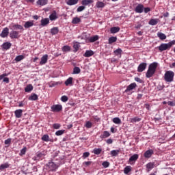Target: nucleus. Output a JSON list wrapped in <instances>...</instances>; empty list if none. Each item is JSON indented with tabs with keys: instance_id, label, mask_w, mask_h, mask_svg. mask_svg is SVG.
Instances as JSON below:
<instances>
[{
	"instance_id": "obj_9",
	"label": "nucleus",
	"mask_w": 175,
	"mask_h": 175,
	"mask_svg": "<svg viewBox=\"0 0 175 175\" xmlns=\"http://www.w3.org/2000/svg\"><path fill=\"white\" fill-rule=\"evenodd\" d=\"M6 76H8L7 73L0 75V80H3V83H6V84H9V78L6 77Z\"/></svg>"
},
{
	"instance_id": "obj_45",
	"label": "nucleus",
	"mask_w": 175,
	"mask_h": 175,
	"mask_svg": "<svg viewBox=\"0 0 175 175\" xmlns=\"http://www.w3.org/2000/svg\"><path fill=\"white\" fill-rule=\"evenodd\" d=\"M115 55H121V53H122V50L121 49H118L114 51Z\"/></svg>"
},
{
	"instance_id": "obj_57",
	"label": "nucleus",
	"mask_w": 175,
	"mask_h": 175,
	"mask_svg": "<svg viewBox=\"0 0 175 175\" xmlns=\"http://www.w3.org/2000/svg\"><path fill=\"white\" fill-rule=\"evenodd\" d=\"M5 145H10V143H12V139L11 138H8V139H5L4 142Z\"/></svg>"
},
{
	"instance_id": "obj_18",
	"label": "nucleus",
	"mask_w": 175,
	"mask_h": 175,
	"mask_svg": "<svg viewBox=\"0 0 175 175\" xmlns=\"http://www.w3.org/2000/svg\"><path fill=\"white\" fill-rule=\"evenodd\" d=\"M47 0H38L36 4L38 6H44V5H47Z\"/></svg>"
},
{
	"instance_id": "obj_7",
	"label": "nucleus",
	"mask_w": 175,
	"mask_h": 175,
	"mask_svg": "<svg viewBox=\"0 0 175 175\" xmlns=\"http://www.w3.org/2000/svg\"><path fill=\"white\" fill-rule=\"evenodd\" d=\"M146 68H147V64L141 63L137 68V72H144V70H146Z\"/></svg>"
},
{
	"instance_id": "obj_32",
	"label": "nucleus",
	"mask_w": 175,
	"mask_h": 175,
	"mask_svg": "<svg viewBox=\"0 0 175 175\" xmlns=\"http://www.w3.org/2000/svg\"><path fill=\"white\" fill-rule=\"evenodd\" d=\"M32 90H33V86H32V85H31V84L28 85L25 88V92H31V91H32Z\"/></svg>"
},
{
	"instance_id": "obj_29",
	"label": "nucleus",
	"mask_w": 175,
	"mask_h": 175,
	"mask_svg": "<svg viewBox=\"0 0 175 175\" xmlns=\"http://www.w3.org/2000/svg\"><path fill=\"white\" fill-rule=\"evenodd\" d=\"M116 42H117V37L112 36L108 40L109 44H112V43H116Z\"/></svg>"
},
{
	"instance_id": "obj_46",
	"label": "nucleus",
	"mask_w": 175,
	"mask_h": 175,
	"mask_svg": "<svg viewBox=\"0 0 175 175\" xmlns=\"http://www.w3.org/2000/svg\"><path fill=\"white\" fill-rule=\"evenodd\" d=\"M113 122H114V124H121V119H120V118H114L113 119Z\"/></svg>"
},
{
	"instance_id": "obj_17",
	"label": "nucleus",
	"mask_w": 175,
	"mask_h": 175,
	"mask_svg": "<svg viewBox=\"0 0 175 175\" xmlns=\"http://www.w3.org/2000/svg\"><path fill=\"white\" fill-rule=\"evenodd\" d=\"M146 166L147 172H150L152 169H154L155 166V163L150 162L146 164Z\"/></svg>"
},
{
	"instance_id": "obj_26",
	"label": "nucleus",
	"mask_w": 175,
	"mask_h": 175,
	"mask_svg": "<svg viewBox=\"0 0 175 175\" xmlns=\"http://www.w3.org/2000/svg\"><path fill=\"white\" fill-rule=\"evenodd\" d=\"M138 159H139V155L137 154H135L130 157L129 162H133L135 161H137Z\"/></svg>"
},
{
	"instance_id": "obj_62",
	"label": "nucleus",
	"mask_w": 175,
	"mask_h": 175,
	"mask_svg": "<svg viewBox=\"0 0 175 175\" xmlns=\"http://www.w3.org/2000/svg\"><path fill=\"white\" fill-rule=\"evenodd\" d=\"M167 105L169 106H175V104H174V103L173 101H168L167 102Z\"/></svg>"
},
{
	"instance_id": "obj_41",
	"label": "nucleus",
	"mask_w": 175,
	"mask_h": 175,
	"mask_svg": "<svg viewBox=\"0 0 175 175\" xmlns=\"http://www.w3.org/2000/svg\"><path fill=\"white\" fill-rule=\"evenodd\" d=\"M131 170H132V167L131 166H126L124 170V174H128V173H129V172H131Z\"/></svg>"
},
{
	"instance_id": "obj_63",
	"label": "nucleus",
	"mask_w": 175,
	"mask_h": 175,
	"mask_svg": "<svg viewBox=\"0 0 175 175\" xmlns=\"http://www.w3.org/2000/svg\"><path fill=\"white\" fill-rule=\"evenodd\" d=\"M84 165H85L86 166H90V165H91V163H92V161H85L83 163Z\"/></svg>"
},
{
	"instance_id": "obj_42",
	"label": "nucleus",
	"mask_w": 175,
	"mask_h": 175,
	"mask_svg": "<svg viewBox=\"0 0 175 175\" xmlns=\"http://www.w3.org/2000/svg\"><path fill=\"white\" fill-rule=\"evenodd\" d=\"M80 21H81V20L79 18L75 17V18H72V24H79V23H80Z\"/></svg>"
},
{
	"instance_id": "obj_4",
	"label": "nucleus",
	"mask_w": 175,
	"mask_h": 175,
	"mask_svg": "<svg viewBox=\"0 0 175 175\" xmlns=\"http://www.w3.org/2000/svg\"><path fill=\"white\" fill-rule=\"evenodd\" d=\"M46 166L50 172H55V170L58 169V167H59L58 164H56L53 161L49 162L46 164Z\"/></svg>"
},
{
	"instance_id": "obj_44",
	"label": "nucleus",
	"mask_w": 175,
	"mask_h": 175,
	"mask_svg": "<svg viewBox=\"0 0 175 175\" xmlns=\"http://www.w3.org/2000/svg\"><path fill=\"white\" fill-rule=\"evenodd\" d=\"M93 152L96 155H99V154H100V152H102V149H100V148H94L93 150Z\"/></svg>"
},
{
	"instance_id": "obj_59",
	"label": "nucleus",
	"mask_w": 175,
	"mask_h": 175,
	"mask_svg": "<svg viewBox=\"0 0 175 175\" xmlns=\"http://www.w3.org/2000/svg\"><path fill=\"white\" fill-rule=\"evenodd\" d=\"M62 102H68V96H63L61 98Z\"/></svg>"
},
{
	"instance_id": "obj_1",
	"label": "nucleus",
	"mask_w": 175,
	"mask_h": 175,
	"mask_svg": "<svg viewBox=\"0 0 175 175\" xmlns=\"http://www.w3.org/2000/svg\"><path fill=\"white\" fill-rule=\"evenodd\" d=\"M157 68H158V63L153 62L150 64L148 66V71L146 72V77L148 79H150V77H152V76H154L155 72L157 71Z\"/></svg>"
},
{
	"instance_id": "obj_55",
	"label": "nucleus",
	"mask_w": 175,
	"mask_h": 175,
	"mask_svg": "<svg viewBox=\"0 0 175 175\" xmlns=\"http://www.w3.org/2000/svg\"><path fill=\"white\" fill-rule=\"evenodd\" d=\"M86 128H92V123L90 121L86 122V124L85 125Z\"/></svg>"
},
{
	"instance_id": "obj_60",
	"label": "nucleus",
	"mask_w": 175,
	"mask_h": 175,
	"mask_svg": "<svg viewBox=\"0 0 175 175\" xmlns=\"http://www.w3.org/2000/svg\"><path fill=\"white\" fill-rule=\"evenodd\" d=\"M106 143H107V144H113V139H107Z\"/></svg>"
},
{
	"instance_id": "obj_12",
	"label": "nucleus",
	"mask_w": 175,
	"mask_h": 175,
	"mask_svg": "<svg viewBox=\"0 0 175 175\" xmlns=\"http://www.w3.org/2000/svg\"><path fill=\"white\" fill-rule=\"evenodd\" d=\"M9 35V28L5 27L3 29L2 32L0 34L1 38H6Z\"/></svg>"
},
{
	"instance_id": "obj_43",
	"label": "nucleus",
	"mask_w": 175,
	"mask_h": 175,
	"mask_svg": "<svg viewBox=\"0 0 175 175\" xmlns=\"http://www.w3.org/2000/svg\"><path fill=\"white\" fill-rule=\"evenodd\" d=\"M38 95L33 94L31 96L29 97V100H38Z\"/></svg>"
},
{
	"instance_id": "obj_16",
	"label": "nucleus",
	"mask_w": 175,
	"mask_h": 175,
	"mask_svg": "<svg viewBox=\"0 0 175 175\" xmlns=\"http://www.w3.org/2000/svg\"><path fill=\"white\" fill-rule=\"evenodd\" d=\"M154 154V150H148L145 152L144 157L145 158H151V156Z\"/></svg>"
},
{
	"instance_id": "obj_49",
	"label": "nucleus",
	"mask_w": 175,
	"mask_h": 175,
	"mask_svg": "<svg viewBox=\"0 0 175 175\" xmlns=\"http://www.w3.org/2000/svg\"><path fill=\"white\" fill-rule=\"evenodd\" d=\"M49 137L48 135H44L42 137V140H43V142H50Z\"/></svg>"
},
{
	"instance_id": "obj_47",
	"label": "nucleus",
	"mask_w": 175,
	"mask_h": 175,
	"mask_svg": "<svg viewBox=\"0 0 175 175\" xmlns=\"http://www.w3.org/2000/svg\"><path fill=\"white\" fill-rule=\"evenodd\" d=\"M24 58V55H18L15 58V61L16 62H20V61H22V59Z\"/></svg>"
},
{
	"instance_id": "obj_39",
	"label": "nucleus",
	"mask_w": 175,
	"mask_h": 175,
	"mask_svg": "<svg viewBox=\"0 0 175 175\" xmlns=\"http://www.w3.org/2000/svg\"><path fill=\"white\" fill-rule=\"evenodd\" d=\"M130 120H131V122L134 124V122H139V121H142V119L139 118L137 117H135V118H133L130 119Z\"/></svg>"
},
{
	"instance_id": "obj_61",
	"label": "nucleus",
	"mask_w": 175,
	"mask_h": 175,
	"mask_svg": "<svg viewBox=\"0 0 175 175\" xmlns=\"http://www.w3.org/2000/svg\"><path fill=\"white\" fill-rule=\"evenodd\" d=\"M135 81H137V83H142V80L140 79V78H139V77H135Z\"/></svg>"
},
{
	"instance_id": "obj_40",
	"label": "nucleus",
	"mask_w": 175,
	"mask_h": 175,
	"mask_svg": "<svg viewBox=\"0 0 175 175\" xmlns=\"http://www.w3.org/2000/svg\"><path fill=\"white\" fill-rule=\"evenodd\" d=\"M73 81V78L69 77L66 81H65V85H70V84H72Z\"/></svg>"
},
{
	"instance_id": "obj_3",
	"label": "nucleus",
	"mask_w": 175,
	"mask_h": 175,
	"mask_svg": "<svg viewBox=\"0 0 175 175\" xmlns=\"http://www.w3.org/2000/svg\"><path fill=\"white\" fill-rule=\"evenodd\" d=\"M164 80L166 83H172L174 80V72L172 70L166 71L164 75Z\"/></svg>"
},
{
	"instance_id": "obj_33",
	"label": "nucleus",
	"mask_w": 175,
	"mask_h": 175,
	"mask_svg": "<svg viewBox=\"0 0 175 175\" xmlns=\"http://www.w3.org/2000/svg\"><path fill=\"white\" fill-rule=\"evenodd\" d=\"M110 136V133L109 131H104L103 135H100L101 139H106V137H109Z\"/></svg>"
},
{
	"instance_id": "obj_24",
	"label": "nucleus",
	"mask_w": 175,
	"mask_h": 175,
	"mask_svg": "<svg viewBox=\"0 0 175 175\" xmlns=\"http://www.w3.org/2000/svg\"><path fill=\"white\" fill-rule=\"evenodd\" d=\"M49 18L51 21H53V20H57L58 17L57 16V12L54 11L50 16Z\"/></svg>"
},
{
	"instance_id": "obj_38",
	"label": "nucleus",
	"mask_w": 175,
	"mask_h": 175,
	"mask_svg": "<svg viewBox=\"0 0 175 175\" xmlns=\"http://www.w3.org/2000/svg\"><path fill=\"white\" fill-rule=\"evenodd\" d=\"M98 39H99V36H94L93 37H91L89 40L91 43H93L94 42H96V40H98Z\"/></svg>"
},
{
	"instance_id": "obj_36",
	"label": "nucleus",
	"mask_w": 175,
	"mask_h": 175,
	"mask_svg": "<svg viewBox=\"0 0 175 175\" xmlns=\"http://www.w3.org/2000/svg\"><path fill=\"white\" fill-rule=\"evenodd\" d=\"M96 6L99 9L100 8H105V3L102 1H98L96 4Z\"/></svg>"
},
{
	"instance_id": "obj_22",
	"label": "nucleus",
	"mask_w": 175,
	"mask_h": 175,
	"mask_svg": "<svg viewBox=\"0 0 175 175\" xmlns=\"http://www.w3.org/2000/svg\"><path fill=\"white\" fill-rule=\"evenodd\" d=\"M11 29H20L21 31H24V27L21 25H14L12 23V28Z\"/></svg>"
},
{
	"instance_id": "obj_27",
	"label": "nucleus",
	"mask_w": 175,
	"mask_h": 175,
	"mask_svg": "<svg viewBox=\"0 0 175 175\" xmlns=\"http://www.w3.org/2000/svg\"><path fill=\"white\" fill-rule=\"evenodd\" d=\"M93 54H94V51H92V50H90V51H86L83 55L84 57H92Z\"/></svg>"
},
{
	"instance_id": "obj_25",
	"label": "nucleus",
	"mask_w": 175,
	"mask_h": 175,
	"mask_svg": "<svg viewBox=\"0 0 175 175\" xmlns=\"http://www.w3.org/2000/svg\"><path fill=\"white\" fill-rule=\"evenodd\" d=\"M111 33H117V32H120L119 27H113L110 29Z\"/></svg>"
},
{
	"instance_id": "obj_48",
	"label": "nucleus",
	"mask_w": 175,
	"mask_h": 175,
	"mask_svg": "<svg viewBox=\"0 0 175 175\" xmlns=\"http://www.w3.org/2000/svg\"><path fill=\"white\" fill-rule=\"evenodd\" d=\"M65 133V130H59L55 132L56 136H61L62 135H64Z\"/></svg>"
},
{
	"instance_id": "obj_19",
	"label": "nucleus",
	"mask_w": 175,
	"mask_h": 175,
	"mask_svg": "<svg viewBox=\"0 0 175 175\" xmlns=\"http://www.w3.org/2000/svg\"><path fill=\"white\" fill-rule=\"evenodd\" d=\"M67 5L68 6H72L73 5H77L79 3V0H68L66 1Z\"/></svg>"
},
{
	"instance_id": "obj_5",
	"label": "nucleus",
	"mask_w": 175,
	"mask_h": 175,
	"mask_svg": "<svg viewBox=\"0 0 175 175\" xmlns=\"http://www.w3.org/2000/svg\"><path fill=\"white\" fill-rule=\"evenodd\" d=\"M46 156V153L44 152H38L36 154V156L33 157V161H40L41 158Z\"/></svg>"
},
{
	"instance_id": "obj_64",
	"label": "nucleus",
	"mask_w": 175,
	"mask_h": 175,
	"mask_svg": "<svg viewBox=\"0 0 175 175\" xmlns=\"http://www.w3.org/2000/svg\"><path fill=\"white\" fill-rule=\"evenodd\" d=\"M144 10L145 13H148L150 12V8H146Z\"/></svg>"
},
{
	"instance_id": "obj_10",
	"label": "nucleus",
	"mask_w": 175,
	"mask_h": 175,
	"mask_svg": "<svg viewBox=\"0 0 175 175\" xmlns=\"http://www.w3.org/2000/svg\"><path fill=\"white\" fill-rule=\"evenodd\" d=\"M47 59H49V55H44L41 57V61L40 62V65H44L47 64Z\"/></svg>"
},
{
	"instance_id": "obj_6",
	"label": "nucleus",
	"mask_w": 175,
	"mask_h": 175,
	"mask_svg": "<svg viewBox=\"0 0 175 175\" xmlns=\"http://www.w3.org/2000/svg\"><path fill=\"white\" fill-rule=\"evenodd\" d=\"M51 110L52 111H54V112L61 111V110H62V105H54L51 107Z\"/></svg>"
},
{
	"instance_id": "obj_2",
	"label": "nucleus",
	"mask_w": 175,
	"mask_h": 175,
	"mask_svg": "<svg viewBox=\"0 0 175 175\" xmlns=\"http://www.w3.org/2000/svg\"><path fill=\"white\" fill-rule=\"evenodd\" d=\"M175 44V40H172L169 43L165 44H161V45L158 47L159 51H165L166 50H170L172 49V46H174Z\"/></svg>"
},
{
	"instance_id": "obj_14",
	"label": "nucleus",
	"mask_w": 175,
	"mask_h": 175,
	"mask_svg": "<svg viewBox=\"0 0 175 175\" xmlns=\"http://www.w3.org/2000/svg\"><path fill=\"white\" fill-rule=\"evenodd\" d=\"M14 114L16 118H21V117L23 116V110L17 109L14 111Z\"/></svg>"
},
{
	"instance_id": "obj_52",
	"label": "nucleus",
	"mask_w": 175,
	"mask_h": 175,
	"mask_svg": "<svg viewBox=\"0 0 175 175\" xmlns=\"http://www.w3.org/2000/svg\"><path fill=\"white\" fill-rule=\"evenodd\" d=\"M25 152H27V148L25 147L23 149H21L19 155H25Z\"/></svg>"
},
{
	"instance_id": "obj_13",
	"label": "nucleus",
	"mask_w": 175,
	"mask_h": 175,
	"mask_svg": "<svg viewBox=\"0 0 175 175\" xmlns=\"http://www.w3.org/2000/svg\"><path fill=\"white\" fill-rule=\"evenodd\" d=\"M136 83H132L129 86H127V88L125 90V92H129V91H132V90H135V88L137 87Z\"/></svg>"
},
{
	"instance_id": "obj_23",
	"label": "nucleus",
	"mask_w": 175,
	"mask_h": 175,
	"mask_svg": "<svg viewBox=\"0 0 175 175\" xmlns=\"http://www.w3.org/2000/svg\"><path fill=\"white\" fill-rule=\"evenodd\" d=\"M24 27L25 28H31V27H33V21L25 22Z\"/></svg>"
},
{
	"instance_id": "obj_51",
	"label": "nucleus",
	"mask_w": 175,
	"mask_h": 175,
	"mask_svg": "<svg viewBox=\"0 0 175 175\" xmlns=\"http://www.w3.org/2000/svg\"><path fill=\"white\" fill-rule=\"evenodd\" d=\"M85 9V6L81 5V6L78 7L77 12H83V10H84Z\"/></svg>"
},
{
	"instance_id": "obj_8",
	"label": "nucleus",
	"mask_w": 175,
	"mask_h": 175,
	"mask_svg": "<svg viewBox=\"0 0 175 175\" xmlns=\"http://www.w3.org/2000/svg\"><path fill=\"white\" fill-rule=\"evenodd\" d=\"M10 38H11V39H17L18 38V31L12 30L10 33Z\"/></svg>"
},
{
	"instance_id": "obj_30",
	"label": "nucleus",
	"mask_w": 175,
	"mask_h": 175,
	"mask_svg": "<svg viewBox=\"0 0 175 175\" xmlns=\"http://www.w3.org/2000/svg\"><path fill=\"white\" fill-rule=\"evenodd\" d=\"M10 166V164L9 163H5L4 164H1L0 165V170H4V169H8Z\"/></svg>"
},
{
	"instance_id": "obj_28",
	"label": "nucleus",
	"mask_w": 175,
	"mask_h": 175,
	"mask_svg": "<svg viewBox=\"0 0 175 175\" xmlns=\"http://www.w3.org/2000/svg\"><path fill=\"white\" fill-rule=\"evenodd\" d=\"M159 21V19H150L149 21L150 25H157Z\"/></svg>"
},
{
	"instance_id": "obj_56",
	"label": "nucleus",
	"mask_w": 175,
	"mask_h": 175,
	"mask_svg": "<svg viewBox=\"0 0 175 175\" xmlns=\"http://www.w3.org/2000/svg\"><path fill=\"white\" fill-rule=\"evenodd\" d=\"M53 127L54 129H59V128H61V124L56 123L53 125Z\"/></svg>"
},
{
	"instance_id": "obj_15",
	"label": "nucleus",
	"mask_w": 175,
	"mask_h": 175,
	"mask_svg": "<svg viewBox=\"0 0 175 175\" xmlns=\"http://www.w3.org/2000/svg\"><path fill=\"white\" fill-rule=\"evenodd\" d=\"M49 23H50V19H49V18H42L41 20L42 27H46V25H47V24H49Z\"/></svg>"
},
{
	"instance_id": "obj_34",
	"label": "nucleus",
	"mask_w": 175,
	"mask_h": 175,
	"mask_svg": "<svg viewBox=\"0 0 175 175\" xmlns=\"http://www.w3.org/2000/svg\"><path fill=\"white\" fill-rule=\"evenodd\" d=\"M120 154V150H113L111 151V157H117Z\"/></svg>"
},
{
	"instance_id": "obj_20",
	"label": "nucleus",
	"mask_w": 175,
	"mask_h": 175,
	"mask_svg": "<svg viewBox=\"0 0 175 175\" xmlns=\"http://www.w3.org/2000/svg\"><path fill=\"white\" fill-rule=\"evenodd\" d=\"M2 47L4 50H9V49H10V47H12V43H10V42H4L2 44Z\"/></svg>"
},
{
	"instance_id": "obj_35",
	"label": "nucleus",
	"mask_w": 175,
	"mask_h": 175,
	"mask_svg": "<svg viewBox=\"0 0 175 175\" xmlns=\"http://www.w3.org/2000/svg\"><path fill=\"white\" fill-rule=\"evenodd\" d=\"M59 31L58 27H53L51 29V33H52V35H57Z\"/></svg>"
},
{
	"instance_id": "obj_11",
	"label": "nucleus",
	"mask_w": 175,
	"mask_h": 175,
	"mask_svg": "<svg viewBox=\"0 0 175 175\" xmlns=\"http://www.w3.org/2000/svg\"><path fill=\"white\" fill-rule=\"evenodd\" d=\"M143 10H144V6L142 4L137 5L135 10L136 13H143Z\"/></svg>"
},
{
	"instance_id": "obj_37",
	"label": "nucleus",
	"mask_w": 175,
	"mask_h": 175,
	"mask_svg": "<svg viewBox=\"0 0 175 175\" xmlns=\"http://www.w3.org/2000/svg\"><path fill=\"white\" fill-rule=\"evenodd\" d=\"M81 72V70L79 67H75L73 69V75H79Z\"/></svg>"
},
{
	"instance_id": "obj_31",
	"label": "nucleus",
	"mask_w": 175,
	"mask_h": 175,
	"mask_svg": "<svg viewBox=\"0 0 175 175\" xmlns=\"http://www.w3.org/2000/svg\"><path fill=\"white\" fill-rule=\"evenodd\" d=\"M157 36L159 38V39H161V40H165V39H166V35H165L163 33L159 32L157 33Z\"/></svg>"
},
{
	"instance_id": "obj_50",
	"label": "nucleus",
	"mask_w": 175,
	"mask_h": 175,
	"mask_svg": "<svg viewBox=\"0 0 175 175\" xmlns=\"http://www.w3.org/2000/svg\"><path fill=\"white\" fill-rule=\"evenodd\" d=\"M79 47H80V44L78 42L74 43L73 48L75 49V51L79 50Z\"/></svg>"
},
{
	"instance_id": "obj_53",
	"label": "nucleus",
	"mask_w": 175,
	"mask_h": 175,
	"mask_svg": "<svg viewBox=\"0 0 175 175\" xmlns=\"http://www.w3.org/2000/svg\"><path fill=\"white\" fill-rule=\"evenodd\" d=\"M103 167H109V166H110V163H109L108 161H104L102 163Z\"/></svg>"
},
{
	"instance_id": "obj_54",
	"label": "nucleus",
	"mask_w": 175,
	"mask_h": 175,
	"mask_svg": "<svg viewBox=\"0 0 175 175\" xmlns=\"http://www.w3.org/2000/svg\"><path fill=\"white\" fill-rule=\"evenodd\" d=\"M70 50V46H64L63 48H62V51H69Z\"/></svg>"
},
{
	"instance_id": "obj_58",
	"label": "nucleus",
	"mask_w": 175,
	"mask_h": 175,
	"mask_svg": "<svg viewBox=\"0 0 175 175\" xmlns=\"http://www.w3.org/2000/svg\"><path fill=\"white\" fill-rule=\"evenodd\" d=\"M90 157V152H85L83 154V158L85 159V158H88Z\"/></svg>"
},
{
	"instance_id": "obj_21",
	"label": "nucleus",
	"mask_w": 175,
	"mask_h": 175,
	"mask_svg": "<svg viewBox=\"0 0 175 175\" xmlns=\"http://www.w3.org/2000/svg\"><path fill=\"white\" fill-rule=\"evenodd\" d=\"M81 3L83 6H87L91 5V3H94V0H82Z\"/></svg>"
}]
</instances>
